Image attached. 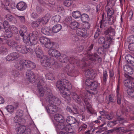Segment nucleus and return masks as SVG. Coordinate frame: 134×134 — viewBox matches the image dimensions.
Here are the masks:
<instances>
[{"label":"nucleus","mask_w":134,"mask_h":134,"mask_svg":"<svg viewBox=\"0 0 134 134\" xmlns=\"http://www.w3.org/2000/svg\"><path fill=\"white\" fill-rule=\"evenodd\" d=\"M56 86L61 93L65 96V100L69 103L71 100L70 96L71 92L69 90L72 88L70 83L65 79H63L57 82Z\"/></svg>","instance_id":"obj_1"},{"label":"nucleus","mask_w":134,"mask_h":134,"mask_svg":"<svg viewBox=\"0 0 134 134\" xmlns=\"http://www.w3.org/2000/svg\"><path fill=\"white\" fill-rule=\"evenodd\" d=\"M85 85L88 88L87 92L92 94L97 93V88L98 86V83L95 81H93L92 79H87L85 82Z\"/></svg>","instance_id":"obj_2"},{"label":"nucleus","mask_w":134,"mask_h":134,"mask_svg":"<svg viewBox=\"0 0 134 134\" xmlns=\"http://www.w3.org/2000/svg\"><path fill=\"white\" fill-rule=\"evenodd\" d=\"M124 76L127 78L124 81V85L129 89L133 88L134 87V83L131 80V76L126 74H125Z\"/></svg>","instance_id":"obj_3"},{"label":"nucleus","mask_w":134,"mask_h":134,"mask_svg":"<svg viewBox=\"0 0 134 134\" xmlns=\"http://www.w3.org/2000/svg\"><path fill=\"white\" fill-rule=\"evenodd\" d=\"M45 83L43 79L40 80L39 81L37 85V90L39 94L41 97H43L44 94L45 92L44 87V86Z\"/></svg>","instance_id":"obj_4"},{"label":"nucleus","mask_w":134,"mask_h":134,"mask_svg":"<svg viewBox=\"0 0 134 134\" xmlns=\"http://www.w3.org/2000/svg\"><path fill=\"white\" fill-rule=\"evenodd\" d=\"M44 59L43 61L41 60L42 65L44 67H47L50 65H53L55 63V61L53 60H49L47 55H44L43 57Z\"/></svg>","instance_id":"obj_5"},{"label":"nucleus","mask_w":134,"mask_h":134,"mask_svg":"<svg viewBox=\"0 0 134 134\" xmlns=\"http://www.w3.org/2000/svg\"><path fill=\"white\" fill-rule=\"evenodd\" d=\"M19 57V54L16 52L11 53L6 57L5 60L7 61L12 62L18 59Z\"/></svg>","instance_id":"obj_6"},{"label":"nucleus","mask_w":134,"mask_h":134,"mask_svg":"<svg viewBox=\"0 0 134 134\" xmlns=\"http://www.w3.org/2000/svg\"><path fill=\"white\" fill-rule=\"evenodd\" d=\"M48 54L51 56L58 58L61 56L60 52L57 50L54 49H50L48 51Z\"/></svg>","instance_id":"obj_7"},{"label":"nucleus","mask_w":134,"mask_h":134,"mask_svg":"<svg viewBox=\"0 0 134 134\" xmlns=\"http://www.w3.org/2000/svg\"><path fill=\"white\" fill-rule=\"evenodd\" d=\"M111 3L107 2V5L105 7V10L107 12L108 17H109L113 15L114 10L112 8L111 5H110Z\"/></svg>","instance_id":"obj_8"},{"label":"nucleus","mask_w":134,"mask_h":134,"mask_svg":"<svg viewBox=\"0 0 134 134\" xmlns=\"http://www.w3.org/2000/svg\"><path fill=\"white\" fill-rule=\"evenodd\" d=\"M27 79L31 82L33 83L35 81V76L34 73L32 71H28L26 73Z\"/></svg>","instance_id":"obj_9"},{"label":"nucleus","mask_w":134,"mask_h":134,"mask_svg":"<svg viewBox=\"0 0 134 134\" xmlns=\"http://www.w3.org/2000/svg\"><path fill=\"white\" fill-rule=\"evenodd\" d=\"M77 35L80 37H84L87 34V30L83 28H77L76 31Z\"/></svg>","instance_id":"obj_10"},{"label":"nucleus","mask_w":134,"mask_h":134,"mask_svg":"<svg viewBox=\"0 0 134 134\" xmlns=\"http://www.w3.org/2000/svg\"><path fill=\"white\" fill-rule=\"evenodd\" d=\"M7 2L5 3V4H3L2 3V6L4 7V9L6 10H9L11 8L12 9H14L15 8V3H13L10 4L8 1L6 0Z\"/></svg>","instance_id":"obj_11"},{"label":"nucleus","mask_w":134,"mask_h":134,"mask_svg":"<svg viewBox=\"0 0 134 134\" xmlns=\"http://www.w3.org/2000/svg\"><path fill=\"white\" fill-rule=\"evenodd\" d=\"M86 76L88 79H93L96 76L95 71L92 69H88L85 71Z\"/></svg>","instance_id":"obj_12"},{"label":"nucleus","mask_w":134,"mask_h":134,"mask_svg":"<svg viewBox=\"0 0 134 134\" xmlns=\"http://www.w3.org/2000/svg\"><path fill=\"white\" fill-rule=\"evenodd\" d=\"M46 109L47 112L49 113L53 114L57 111L56 107L54 104H48Z\"/></svg>","instance_id":"obj_13"},{"label":"nucleus","mask_w":134,"mask_h":134,"mask_svg":"<svg viewBox=\"0 0 134 134\" xmlns=\"http://www.w3.org/2000/svg\"><path fill=\"white\" fill-rule=\"evenodd\" d=\"M100 28V30H102L103 27H105L107 26V21L105 18V14L103 13L102 16V19L99 23Z\"/></svg>","instance_id":"obj_14"},{"label":"nucleus","mask_w":134,"mask_h":134,"mask_svg":"<svg viewBox=\"0 0 134 134\" xmlns=\"http://www.w3.org/2000/svg\"><path fill=\"white\" fill-rule=\"evenodd\" d=\"M34 46H31L30 45H27L25 46L26 48L25 50L24 49V50L22 51V52L24 54L27 53L28 52L30 53H33L34 51L35 48Z\"/></svg>","instance_id":"obj_15"},{"label":"nucleus","mask_w":134,"mask_h":134,"mask_svg":"<svg viewBox=\"0 0 134 134\" xmlns=\"http://www.w3.org/2000/svg\"><path fill=\"white\" fill-rule=\"evenodd\" d=\"M27 7L26 3L23 2L21 1L18 3L16 5V8L18 10L23 11L26 9Z\"/></svg>","instance_id":"obj_16"},{"label":"nucleus","mask_w":134,"mask_h":134,"mask_svg":"<svg viewBox=\"0 0 134 134\" xmlns=\"http://www.w3.org/2000/svg\"><path fill=\"white\" fill-rule=\"evenodd\" d=\"M18 105V103L16 102L14 106L12 105H8L6 107L5 109L8 112L11 114L14 112L15 110L17 108Z\"/></svg>","instance_id":"obj_17"},{"label":"nucleus","mask_w":134,"mask_h":134,"mask_svg":"<svg viewBox=\"0 0 134 134\" xmlns=\"http://www.w3.org/2000/svg\"><path fill=\"white\" fill-rule=\"evenodd\" d=\"M34 51H35L36 55L38 58H43V57L44 55H43V52L41 48L37 46L36 49H35Z\"/></svg>","instance_id":"obj_18"},{"label":"nucleus","mask_w":134,"mask_h":134,"mask_svg":"<svg viewBox=\"0 0 134 134\" xmlns=\"http://www.w3.org/2000/svg\"><path fill=\"white\" fill-rule=\"evenodd\" d=\"M14 66L16 69L20 70H22L26 69L23 60H20L18 62L14 65Z\"/></svg>","instance_id":"obj_19"},{"label":"nucleus","mask_w":134,"mask_h":134,"mask_svg":"<svg viewBox=\"0 0 134 134\" xmlns=\"http://www.w3.org/2000/svg\"><path fill=\"white\" fill-rule=\"evenodd\" d=\"M5 42L8 45L9 47L13 48L19 44L17 42H16L12 40H5Z\"/></svg>","instance_id":"obj_20"},{"label":"nucleus","mask_w":134,"mask_h":134,"mask_svg":"<svg viewBox=\"0 0 134 134\" xmlns=\"http://www.w3.org/2000/svg\"><path fill=\"white\" fill-rule=\"evenodd\" d=\"M104 34L106 36H113L115 35V30L114 29L110 27L105 31Z\"/></svg>","instance_id":"obj_21"},{"label":"nucleus","mask_w":134,"mask_h":134,"mask_svg":"<svg viewBox=\"0 0 134 134\" xmlns=\"http://www.w3.org/2000/svg\"><path fill=\"white\" fill-rule=\"evenodd\" d=\"M57 98L53 96L52 93L49 92V94L46 98V100L48 101L49 104H54V100Z\"/></svg>","instance_id":"obj_22"},{"label":"nucleus","mask_w":134,"mask_h":134,"mask_svg":"<svg viewBox=\"0 0 134 134\" xmlns=\"http://www.w3.org/2000/svg\"><path fill=\"white\" fill-rule=\"evenodd\" d=\"M41 32L43 34L47 36L52 35V31L50 29L47 27H44L41 29Z\"/></svg>","instance_id":"obj_23"},{"label":"nucleus","mask_w":134,"mask_h":134,"mask_svg":"<svg viewBox=\"0 0 134 134\" xmlns=\"http://www.w3.org/2000/svg\"><path fill=\"white\" fill-rule=\"evenodd\" d=\"M54 119L57 122L59 123L63 122L64 121L63 116L59 114H56L55 115Z\"/></svg>","instance_id":"obj_24"},{"label":"nucleus","mask_w":134,"mask_h":134,"mask_svg":"<svg viewBox=\"0 0 134 134\" xmlns=\"http://www.w3.org/2000/svg\"><path fill=\"white\" fill-rule=\"evenodd\" d=\"M124 71L128 75H131L133 73V69L129 65H125L124 68Z\"/></svg>","instance_id":"obj_25"},{"label":"nucleus","mask_w":134,"mask_h":134,"mask_svg":"<svg viewBox=\"0 0 134 134\" xmlns=\"http://www.w3.org/2000/svg\"><path fill=\"white\" fill-rule=\"evenodd\" d=\"M5 18L9 21L15 24L17 22V20L16 18L10 14L6 15L5 16Z\"/></svg>","instance_id":"obj_26"},{"label":"nucleus","mask_w":134,"mask_h":134,"mask_svg":"<svg viewBox=\"0 0 134 134\" xmlns=\"http://www.w3.org/2000/svg\"><path fill=\"white\" fill-rule=\"evenodd\" d=\"M50 17V15L47 14L43 17L40 18L39 20L40 23L41 22L43 24H45L49 21Z\"/></svg>","instance_id":"obj_27"},{"label":"nucleus","mask_w":134,"mask_h":134,"mask_svg":"<svg viewBox=\"0 0 134 134\" xmlns=\"http://www.w3.org/2000/svg\"><path fill=\"white\" fill-rule=\"evenodd\" d=\"M87 58L86 59H85V58L83 59V61L85 62V64H87V63L86 62L88 60V59L92 61H93L95 60L96 59V55L95 54L94 55L87 53Z\"/></svg>","instance_id":"obj_28"},{"label":"nucleus","mask_w":134,"mask_h":134,"mask_svg":"<svg viewBox=\"0 0 134 134\" xmlns=\"http://www.w3.org/2000/svg\"><path fill=\"white\" fill-rule=\"evenodd\" d=\"M26 129V127L24 125H21L16 129L17 134H23Z\"/></svg>","instance_id":"obj_29"},{"label":"nucleus","mask_w":134,"mask_h":134,"mask_svg":"<svg viewBox=\"0 0 134 134\" xmlns=\"http://www.w3.org/2000/svg\"><path fill=\"white\" fill-rule=\"evenodd\" d=\"M66 121L69 124H72L77 122L76 119L71 116H68L66 118Z\"/></svg>","instance_id":"obj_30"},{"label":"nucleus","mask_w":134,"mask_h":134,"mask_svg":"<svg viewBox=\"0 0 134 134\" xmlns=\"http://www.w3.org/2000/svg\"><path fill=\"white\" fill-rule=\"evenodd\" d=\"M125 59L127 62L130 64L134 63V57L130 54L126 55L125 57Z\"/></svg>","instance_id":"obj_31"},{"label":"nucleus","mask_w":134,"mask_h":134,"mask_svg":"<svg viewBox=\"0 0 134 134\" xmlns=\"http://www.w3.org/2000/svg\"><path fill=\"white\" fill-rule=\"evenodd\" d=\"M70 94L71 95L72 98L75 100L76 102L78 103H79L81 102V99L76 93L73 92L71 93Z\"/></svg>","instance_id":"obj_32"},{"label":"nucleus","mask_w":134,"mask_h":134,"mask_svg":"<svg viewBox=\"0 0 134 134\" xmlns=\"http://www.w3.org/2000/svg\"><path fill=\"white\" fill-rule=\"evenodd\" d=\"M62 27L61 25L59 24L55 25L52 28V31L55 33H57L58 32L62 29Z\"/></svg>","instance_id":"obj_33"},{"label":"nucleus","mask_w":134,"mask_h":134,"mask_svg":"<svg viewBox=\"0 0 134 134\" xmlns=\"http://www.w3.org/2000/svg\"><path fill=\"white\" fill-rule=\"evenodd\" d=\"M59 60L62 63L66 62L68 60V58L66 55L62 54L59 57Z\"/></svg>","instance_id":"obj_34"},{"label":"nucleus","mask_w":134,"mask_h":134,"mask_svg":"<svg viewBox=\"0 0 134 134\" xmlns=\"http://www.w3.org/2000/svg\"><path fill=\"white\" fill-rule=\"evenodd\" d=\"M8 29L12 34H16L18 33V29L15 26L13 25H10Z\"/></svg>","instance_id":"obj_35"},{"label":"nucleus","mask_w":134,"mask_h":134,"mask_svg":"<svg viewBox=\"0 0 134 134\" xmlns=\"http://www.w3.org/2000/svg\"><path fill=\"white\" fill-rule=\"evenodd\" d=\"M79 23L77 22L74 21L70 23V28L72 30H75L79 26Z\"/></svg>","instance_id":"obj_36"},{"label":"nucleus","mask_w":134,"mask_h":134,"mask_svg":"<svg viewBox=\"0 0 134 134\" xmlns=\"http://www.w3.org/2000/svg\"><path fill=\"white\" fill-rule=\"evenodd\" d=\"M25 46H24L22 45H18V44L15 47V49L16 51H17L19 53H21L23 54H24L22 52L23 50L24 49V50H25Z\"/></svg>","instance_id":"obj_37"},{"label":"nucleus","mask_w":134,"mask_h":134,"mask_svg":"<svg viewBox=\"0 0 134 134\" xmlns=\"http://www.w3.org/2000/svg\"><path fill=\"white\" fill-rule=\"evenodd\" d=\"M80 16L81 20L83 22H86L89 19L88 15L86 14H83Z\"/></svg>","instance_id":"obj_38"},{"label":"nucleus","mask_w":134,"mask_h":134,"mask_svg":"<svg viewBox=\"0 0 134 134\" xmlns=\"http://www.w3.org/2000/svg\"><path fill=\"white\" fill-rule=\"evenodd\" d=\"M86 107L87 110L88 112L91 114H93L94 113V110L92 108V106L90 103L86 104Z\"/></svg>","instance_id":"obj_39"},{"label":"nucleus","mask_w":134,"mask_h":134,"mask_svg":"<svg viewBox=\"0 0 134 134\" xmlns=\"http://www.w3.org/2000/svg\"><path fill=\"white\" fill-rule=\"evenodd\" d=\"M108 77L107 72L106 70H104L103 72L102 78L103 82L104 84L106 83L107 81V78Z\"/></svg>","instance_id":"obj_40"},{"label":"nucleus","mask_w":134,"mask_h":134,"mask_svg":"<svg viewBox=\"0 0 134 134\" xmlns=\"http://www.w3.org/2000/svg\"><path fill=\"white\" fill-rule=\"evenodd\" d=\"M54 45V43L50 41L49 39V41H47L44 44L45 47L47 48L52 49V48L53 47Z\"/></svg>","instance_id":"obj_41"},{"label":"nucleus","mask_w":134,"mask_h":134,"mask_svg":"<svg viewBox=\"0 0 134 134\" xmlns=\"http://www.w3.org/2000/svg\"><path fill=\"white\" fill-rule=\"evenodd\" d=\"M81 15V13L79 11H75L73 12L72 13V16L75 19L79 18Z\"/></svg>","instance_id":"obj_42"},{"label":"nucleus","mask_w":134,"mask_h":134,"mask_svg":"<svg viewBox=\"0 0 134 134\" xmlns=\"http://www.w3.org/2000/svg\"><path fill=\"white\" fill-rule=\"evenodd\" d=\"M19 112L17 113L16 116L14 117V121L15 123H17L21 119V117L23 115V114L20 113V114L18 115Z\"/></svg>","instance_id":"obj_43"},{"label":"nucleus","mask_w":134,"mask_h":134,"mask_svg":"<svg viewBox=\"0 0 134 134\" xmlns=\"http://www.w3.org/2000/svg\"><path fill=\"white\" fill-rule=\"evenodd\" d=\"M29 38H38V32L36 31H33L31 34H29Z\"/></svg>","instance_id":"obj_44"},{"label":"nucleus","mask_w":134,"mask_h":134,"mask_svg":"<svg viewBox=\"0 0 134 134\" xmlns=\"http://www.w3.org/2000/svg\"><path fill=\"white\" fill-rule=\"evenodd\" d=\"M8 50L5 47L3 46L0 47V54H3L5 53H7Z\"/></svg>","instance_id":"obj_45"},{"label":"nucleus","mask_w":134,"mask_h":134,"mask_svg":"<svg viewBox=\"0 0 134 134\" xmlns=\"http://www.w3.org/2000/svg\"><path fill=\"white\" fill-rule=\"evenodd\" d=\"M40 23V21L39 20L36 21H33L31 23V26L32 27L36 28L38 27Z\"/></svg>","instance_id":"obj_46"},{"label":"nucleus","mask_w":134,"mask_h":134,"mask_svg":"<svg viewBox=\"0 0 134 134\" xmlns=\"http://www.w3.org/2000/svg\"><path fill=\"white\" fill-rule=\"evenodd\" d=\"M29 38L30 42L32 45L34 46L37 44L38 41L37 38L32 37Z\"/></svg>","instance_id":"obj_47"},{"label":"nucleus","mask_w":134,"mask_h":134,"mask_svg":"<svg viewBox=\"0 0 134 134\" xmlns=\"http://www.w3.org/2000/svg\"><path fill=\"white\" fill-rule=\"evenodd\" d=\"M61 18L60 16L58 15H56L53 16L52 18V19L54 22L58 23L60 21Z\"/></svg>","instance_id":"obj_48"},{"label":"nucleus","mask_w":134,"mask_h":134,"mask_svg":"<svg viewBox=\"0 0 134 134\" xmlns=\"http://www.w3.org/2000/svg\"><path fill=\"white\" fill-rule=\"evenodd\" d=\"M15 16L21 23H24L25 22V16H19L17 15H15Z\"/></svg>","instance_id":"obj_49"},{"label":"nucleus","mask_w":134,"mask_h":134,"mask_svg":"<svg viewBox=\"0 0 134 134\" xmlns=\"http://www.w3.org/2000/svg\"><path fill=\"white\" fill-rule=\"evenodd\" d=\"M46 79L49 80H53L54 79V76L53 74L51 73H48L45 75Z\"/></svg>","instance_id":"obj_50"},{"label":"nucleus","mask_w":134,"mask_h":134,"mask_svg":"<svg viewBox=\"0 0 134 134\" xmlns=\"http://www.w3.org/2000/svg\"><path fill=\"white\" fill-rule=\"evenodd\" d=\"M39 40L41 43L43 44L49 41V39L44 37H42L40 38Z\"/></svg>","instance_id":"obj_51"},{"label":"nucleus","mask_w":134,"mask_h":134,"mask_svg":"<svg viewBox=\"0 0 134 134\" xmlns=\"http://www.w3.org/2000/svg\"><path fill=\"white\" fill-rule=\"evenodd\" d=\"M127 92L128 95L131 97L134 98V90L133 89H128L127 90Z\"/></svg>","instance_id":"obj_52"},{"label":"nucleus","mask_w":134,"mask_h":134,"mask_svg":"<svg viewBox=\"0 0 134 134\" xmlns=\"http://www.w3.org/2000/svg\"><path fill=\"white\" fill-rule=\"evenodd\" d=\"M5 35L8 38H9L12 36V33L8 29L5 30Z\"/></svg>","instance_id":"obj_53"},{"label":"nucleus","mask_w":134,"mask_h":134,"mask_svg":"<svg viewBox=\"0 0 134 134\" xmlns=\"http://www.w3.org/2000/svg\"><path fill=\"white\" fill-rule=\"evenodd\" d=\"M110 17L109 19L108 22L109 24L112 25L115 21V19L113 16H111Z\"/></svg>","instance_id":"obj_54"},{"label":"nucleus","mask_w":134,"mask_h":134,"mask_svg":"<svg viewBox=\"0 0 134 134\" xmlns=\"http://www.w3.org/2000/svg\"><path fill=\"white\" fill-rule=\"evenodd\" d=\"M87 125L85 124H82L81 126L78 129V131L80 132L81 131H84L87 128Z\"/></svg>","instance_id":"obj_55"},{"label":"nucleus","mask_w":134,"mask_h":134,"mask_svg":"<svg viewBox=\"0 0 134 134\" xmlns=\"http://www.w3.org/2000/svg\"><path fill=\"white\" fill-rule=\"evenodd\" d=\"M72 1L71 0H66L64 1V4L66 6H70L72 4Z\"/></svg>","instance_id":"obj_56"},{"label":"nucleus","mask_w":134,"mask_h":134,"mask_svg":"<svg viewBox=\"0 0 134 134\" xmlns=\"http://www.w3.org/2000/svg\"><path fill=\"white\" fill-rule=\"evenodd\" d=\"M128 41L130 42V44L134 43V35H131L128 38Z\"/></svg>","instance_id":"obj_57"},{"label":"nucleus","mask_w":134,"mask_h":134,"mask_svg":"<svg viewBox=\"0 0 134 134\" xmlns=\"http://www.w3.org/2000/svg\"><path fill=\"white\" fill-rule=\"evenodd\" d=\"M105 116V118L109 120L113 119V118L114 115L113 113H111L108 114L107 115L106 114V115Z\"/></svg>","instance_id":"obj_58"},{"label":"nucleus","mask_w":134,"mask_h":134,"mask_svg":"<svg viewBox=\"0 0 134 134\" xmlns=\"http://www.w3.org/2000/svg\"><path fill=\"white\" fill-rule=\"evenodd\" d=\"M60 124H59L57 126V128L59 130H64V128L65 127V124L63 122L60 123Z\"/></svg>","instance_id":"obj_59"},{"label":"nucleus","mask_w":134,"mask_h":134,"mask_svg":"<svg viewBox=\"0 0 134 134\" xmlns=\"http://www.w3.org/2000/svg\"><path fill=\"white\" fill-rule=\"evenodd\" d=\"M54 104L56 105V107L57 105H60L61 103V102L60 100L57 97L56 99H55V100H54Z\"/></svg>","instance_id":"obj_60"},{"label":"nucleus","mask_w":134,"mask_h":134,"mask_svg":"<svg viewBox=\"0 0 134 134\" xmlns=\"http://www.w3.org/2000/svg\"><path fill=\"white\" fill-rule=\"evenodd\" d=\"M116 96L117 98V102L118 104H120L121 100L122 97L120 94L116 95Z\"/></svg>","instance_id":"obj_61"},{"label":"nucleus","mask_w":134,"mask_h":134,"mask_svg":"<svg viewBox=\"0 0 134 134\" xmlns=\"http://www.w3.org/2000/svg\"><path fill=\"white\" fill-rule=\"evenodd\" d=\"M3 24L5 30H6L8 29L9 27L10 26L9 25V22L6 21H4Z\"/></svg>","instance_id":"obj_62"},{"label":"nucleus","mask_w":134,"mask_h":134,"mask_svg":"<svg viewBox=\"0 0 134 134\" xmlns=\"http://www.w3.org/2000/svg\"><path fill=\"white\" fill-rule=\"evenodd\" d=\"M103 45V47L105 49L108 48L110 47V43L108 41H106Z\"/></svg>","instance_id":"obj_63"},{"label":"nucleus","mask_w":134,"mask_h":134,"mask_svg":"<svg viewBox=\"0 0 134 134\" xmlns=\"http://www.w3.org/2000/svg\"><path fill=\"white\" fill-rule=\"evenodd\" d=\"M68 129H66V131L69 133H73L74 131L70 125L67 127Z\"/></svg>","instance_id":"obj_64"}]
</instances>
